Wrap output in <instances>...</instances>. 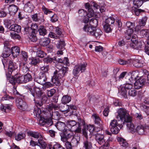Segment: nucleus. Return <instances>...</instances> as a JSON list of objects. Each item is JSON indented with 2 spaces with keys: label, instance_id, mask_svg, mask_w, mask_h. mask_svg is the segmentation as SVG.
I'll use <instances>...</instances> for the list:
<instances>
[{
  "label": "nucleus",
  "instance_id": "1",
  "mask_svg": "<svg viewBox=\"0 0 149 149\" xmlns=\"http://www.w3.org/2000/svg\"><path fill=\"white\" fill-rule=\"evenodd\" d=\"M60 108L59 105L57 104L51 103L47 105L45 111L42 112V116L39 120L40 125L48 127L54 124L51 119L52 111L58 110Z\"/></svg>",
  "mask_w": 149,
  "mask_h": 149
},
{
  "label": "nucleus",
  "instance_id": "2",
  "mask_svg": "<svg viewBox=\"0 0 149 149\" xmlns=\"http://www.w3.org/2000/svg\"><path fill=\"white\" fill-rule=\"evenodd\" d=\"M116 118L118 121L121 120L123 125L125 123L127 127L132 131L135 130V127L132 122V117L130 116L128 111L123 108L119 109L117 112Z\"/></svg>",
  "mask_w": 149,
  "mask_h": 149
},
{
  "label": "nucleus",
  "instance_id": "3",
  "mask_svg": "<svg viewBox=\"0 0 149 149\" xmlns=\"http://www.w3.org/2000/svg\"><path fill=\"white\" fill-rule=\"evenodd\" d=\"M63 60L59 59L58 63L56 65V67L58 69V70H56L54 73V75L52 78L51 81L54 83L57 86L60 84V79L63 78L67 72L68 68L67 67H62L61 68H59L60 63H63Z\"/></svg>",
  "mask_w": 149,
  "mask_h": 149
},
{
  "label": "nucleus",
  "instance_id": "4",
  "mask_svg": "<svg viewBox=\"0 0 149 149\" xmlns=\"http://www.w3.org/2000/svg\"><path fill=\"white\" fill-rule=\"evenodd\" d=\"M131 78L130 76H127L125 78V84L120 86V94L124 97H127V91L132 89L133 87V81L130 80Z\"/></svg>",
  "mask_w": 149,
  "mask_h": 149
},
{
  "label": "nucleus",
  "instance_id": "5",
  "mask_svg": "<svg viewBox=\"0 0 149 149\" xmlns=\"http://www.w3.org/2000/svg\"><path fill=\"white\" fill-rule=\"evenodd\" d=\"M95 139L99 144L102 145L100 149H107L109 146V140L105 141L103 134L97 133L95 135Z\"/></svg>",
  "mask_w": 149,
  "mask_h": 149
},
{
  "label": "nucleus",
  "instance_id": "6",
  "mask_svg": "<svg viewBox=\"0 0 149 149\" xmlns=\"http://www.w3.org/2000/svg\"><path fill=\"white\" fill-rule=\"evenodd\" d=\"M118 126L120 129H121L123 127L122 123H118L117 121L116 120H111L110 124L109 129L112 134H117L119 133L120 130L118 127Z\"/></svg>",
  "mask_w": 149,
  "mask_h": 149
},
{
  "label": "nucleus",
  "instance_id": "7",
  "mask_svg": "<svg viewBox=\"0 0 149 149\" xmlns=\"http://www.w3.org/2000/svg\"><path fill=\"white\" fill-rule=\"evenodd\" d=\"M126 25L127 29L125 32V37L126 39L130 40L131 39L132 34L134 32L133 29L134 26V24L130 21H127L126 23Z\"/></svg>",
  "mask_w": 149,
  "mask_h": 149
},
{
  "label": "nucleus",
  "instance_id": "8",
  "mask_svg": "<svg viewBox=\"0 0 149 149\" xmlns=\"http://www.w3.org/2000/svg\"><path fill=\"white\" fill-rule=\"evenodd\" d=\"M7 79L13 85H15L16 83L22 84L24 83L23 76L19 74H17L14 77L12 76L11 77H8Z\"/></svg>",
  "mask_w": 149,
  "mask_h": 149
},
{
  "label": "nucleus",
  "instance_id": "9",
  "mask_svg": "<svg viewBox=\"0 0 149 149\" xmlns=\"http://www.w3.org/2000/svg\"><path fill=\"white\" fill-rule=\"evenodd\" d=\"M149 126L145 123H143L141 121L138 124L136 128V132L140 135L145 134L148 130Z\"/></svg>",
  "mask_w": 149,
  "mask_h": 149
},
{
  "label": "nucleus",
  "instance_id": "10",
  "mask_svg": "<svg viewBox=\"0 0 149 149\" xmlns=\"http://www.w3.org/2000/svg\"><path fill=\"white\" fill-rule=\"evenodd\" d=\"M87 65L86 63H81L75 66L73 70V74L77 77L80 71L81 73L84 72L86 69Z\"/></svg>",
  "mask_w": 149,
  "mask_h": 149
},
{
  "label": "nucleus",
  "instance_id": "11",
  "mask_svg": "<svg viewBox=\"0 0 149 149\" xmlns=\"http://www.w3.org/2000/svg\"><path fill=\"white\" fill-rule=\"evenodd\" d=\"M35 86V83L33 82L31 84H30L29 87H27L26 89L30 92V93L34 98H39L42 94L41 91L40 89H39L38 90L36 91L35 92L31 87H33V88H34Z\"/></svg>",
  "mask_w": 149,
  "mask_h": 149
},
{
  "label": "nucleus",
  "instance_id": "12",
  "mask_svg": "<svg viewBox=\"0 0 149 149\" xmlns=\"http://www.w3.org/2000/svg\"><path fill=\"white\" fill-rule=\"evenodd\" d=\"M17 68V66L15 63L13 62L12 61H9L8 62V76L7 74H6L7 77H10V74H12L13 73V75H15V74L14 73V72Z\"/></svg>",
  "mask_w": 149,
  "mask_h": 149
},
{
  "label": "nucleus",
  "instance_id": "13",
  "mask_svg": "<svg viewBox=\"0 0 149 149\" xmlns=\"http://www.w3.org/2000/svg\"><path fill=\"white\" fill-rule=\"evenodd\" d=\"M74 136V133L72 131L69 129H65L63 132V134L61 136V140L65 142L68 139L73 137Z\"/></svg>",
  "mask_w": 149,
  "mask_h": 149
},
{
  "label": "nucleus",
  "instance_id": "14",
  "mask_svg": "<svg viewBox=\"0 0 149 149\" xmlns=\"http://www.w3.org/2000/svg\"><path fill=\"white\" fill-rule=\"evenodd\" d=\"M16 102L18 108L20 110L24 111L27 109L28 107L27 104L22 99L17 98L16 100Z\"/></svg>",
  "mask_w": 149,
  "mask_h": 149
},
{
  "label": "nucleus",
  "instance_id": "15",
  "mask_svg": "<svg viewBox=\"0 0 149 149\" xmlns=\"http://www.w3.org/2000/svg\"><path fill=\"white\" fill-rule=\"evenodd\" d=\"M47 77L46 74L42 73H40L39 76L36 77L34 81L41 85L44 84L46 83Z\"/></svg>",
  "mask_w": 149,
  "mask_h": 149
},
{
  "label": "nucleus",
  "instance_id": "16",
  "mask_svg": "<svg viewBox=\"0 0 149 149\" xmlns=\"http://www.w3.org/2000/svg\"><path fill=\"white\" fill-rule=\"evenodd\" d=\"M96 29L95 27L92 26H89L88 24L85 25L83 29V30L87 32L90 35L92 36L94 34V32Z\"/></svg>",
  "mask_w": 149,
  "mask_h": 149
},
{
  "label": "nucleus",
  "instance_id": "17",
  "mask_svg": "<svg viewBox=\"0 0 149 149\" xmlns=\"http://www.w3.org/2000/svg\"><path fill=\"white\" fill-rule=\"evenodd\" d=\"M28 135L36 139H42V137L41 134L38 132L33 131H29L27 132Z\"/></svg>",
  "mask_w": 149,
  "mask_h": 149
},
{
  "label": "nucleus",
  "instance_id": "18",
  "mask_svg": "<svg viewBox=\"0 0 149 149\" xmlns=\"http://www.w3.org/2000/svg\"><path fill=\"white\" fill-rule=\"evenodd\" d=\"M130 76L127 74V72H122L118 77L116 78V75L114 74L113 77L110 79L111 82H116L117 80L120 81V80L123 79L125 76Z\"/></svg>",
  "mask_w": 149,
  "mask_h": 149
},
{
  "label": "nucleus",
  "instance_id": "19",
  "mask_svg": "<svg viewBox=\"0 0 149 149\" xmlns=\"http://www.w3.org/2000/svg\"><path fill=\"white\" fill-rule=\"evenodd\" d=\"M145 80L142 78H140L137 80L134 83V88L135 89H139L144 84Z\"/></svg>",
  "mask_w": 149,
  "mask_h": 149
},
{
  "label": "nucleus",
  "instance_id": "20",
  "mask_svg": "<svg viewBox=\"0 0 149 149\" xmlns=\"http://www.w3.org/2000/svg\"><path fill=\"white\" fill-rule=\"evenodd\" d=\"M34 8V7L33 3L31 1H29L25 4L24 10L26 12L30 13L33 11Z\"/></svg>",
  "mask_w": 149,
  "mask_h": 149
},
{
  "label": "nucleus",
  "instance_id": "21",
  "mask_svg": "<svg viewBox=\"0 0 149 149\" xmlns=\"http://www.w3.org/2000/svg\"><path fill=\"white\" fill-rule=\"evenodd\" d=\"M54 125L58 130L61 131L63 132L65 130L66 125L64 123L62 122L58 121L54 124Z\"/></svg>",
  "mask_w": 149,
  "mask_h": 149
},
{
  "label": "nucleus",
  "instance_id": "22",
  "mask_svg": "<svg viewBox=\"0 0 149 149\" xmlns=\"http://www.w3.org/2000/svg\"><path fill=\"white\" fill-rule=\"evenodd\" d=\"M21 29V26L16 24L11 25L9 28L10 30L17 33L20 32Z\"/></svg>",
  "mask_w": 149,
  "mask_h": 149
},
{
  "label": "nucleus",
  "instance_id": "23",
  "mask_svg": "<svg viewBox=\"0 0 149 149\" xmlns=\"http://www.w3.org/2000/svg\"><path fill=\"white\" fill-rule=\"evenodd\" d=\"M8 10L10 14L14 15L17 12L18 8L15 5H11L9 6Z\"/></svg>",
  "mask_w": 149,
  "mask_h": 149
},
{
  "label": "nucleus",
  "instance_id": "24",
  "mask_svg": "<svg viewBox=\"0 0 149 149\" xmlns=\"http://www.w3.org/2000/svg\"><path fill=\"white\" fill-rule=\"evenodd\" d=\"M11 54V50L9 47L4 48V50L1 56L3 58H7L10 56Z\"/></svg>",
  "mask_w": 149,
  "mask_h": 149
},
{
  "label": "nucleus",
  "instance_id": "25",
  "mask_svg": "<svg viewBox=\"0 0 149 149\" xmlns=\"http://www.w3.org/2000/svg\"><path fill=\"white\" fill-rule=\"evenodd\" d=\"M11 51V53L14 57H17L19 54L20 52L19 48L17 46L12 47Z\"/></svg>",
  "mask_w": 149,
  "mask_h": 149
},
{
  "label": "nucleus",
  "instance_id": "26",
  "mask_svg": "<svg viewBox=\"0 0 149 149\" xmlns=\"http://www.w3.org/2000/svg\"><path fill=\"white\" fill-rule=\"evenodd\" d=\"M38 31L40 35L42 36H44L47 33V31L45 27L43 25H40L39 26Z\"/></svg>",
  "mask_w": 149,
  "mask_h": 149
},
{
  "label": "nucleus",
  "instance_id": "27",
  "mask_svg": "<svg viewBox=\"0 0 149 149\" xmlns=\"http://www.w3.org/2000/svg\"><path fill=\"white\" fill-rule=\"evenodd\" d=\"M92 116L95 124L98 125H102L101 119L98 115L94 114Z\"/></svg>",
  "mask_w": 149,
  "mask_h": 149
},
{
  "label": "nucleus",
  "instance_id": "28",
  "mask_svg": "<svg viewBox=\"0 0 149 149\" xmlns=\"http://www.w3.org/2000/svg\"><path fill=\"white\" fill-rule=\"evenodd\" d=\"M83 144L85 149H91L92 147V144L88 139H84Z\"/></svg>",
  "mask_w": 149,
  "mask_h": 149
},
{
  "label": "nucleus",
  "instance_id": "29",
  "mask_svg": "<svg viewBox=\"0 0 149 149\" xmlns=\"http://www.w3.org/2000/svg\"><path fill=\"white\" fill-rule=\"evenodd\" d=\"M80 137L78 136H73L72 138L71 143L72 144V146L76 147L79 143Z\"/></svg>",
  "mask_w": 149,
  "mask_h": 149
},
{
  "label": "nucleus",
  "instance_id": "30",
  "mask_svg": "<svg viewBox=\"0 0 149 149\" xmlns=\"http://www.w3.org/2000/svg\"><path fill=\"white\" fill-rule=\"evenodd\" d=\"M50 42V39L46 38H44L41 39L40 41V45L43 46L47 45Z\"/></svg>",
  "mask_w": 149,
  "mask_h": 149
},
{
  "label": "nucleus",
  "instance_id": "31",
  "mask_svg": "<svg viewBox=\"0 0 149 149\" xmlns=\"http://www.w3.org/2000/svg\"><path fill=\"white\" fill-rule=\"evenodd\" d=\"M25 136L26 135L24 133L20 132L15 135V138L16 140L17 141H21L22 139H23Z\"/></svg>",
  "mask_w": 149,
  "mask_h": 149
},
{
  "label": "nucleus",
  "instance_id": "32",
  "mask_svg": "<svg viewBox=\"0 0 149 149\" xmlns=\"http://www.w3.org/2000/svg\"><path fill=\"white\" fill-rule=\"evenodd\" d=\"M61 114L58 111H52L51 119L56 120H58L60 118Z\"/></svg>",
  "mask_w": 149,
  "mask_h": 149
},
{
  "label": "nucleus",
  "instance_id": "33",
  "mask_svg": "<svg viewBox=\"0 0 149 149\" xmlns=\"http://www.w3.org/2000/svg\"><path fill=\"white\" fill-rule=\"evenodd\" d=\"M29 60L30 61L29 63L34 65H36L39 63L40 61L39 58L36 57H32L29 58Z\"/></svg>",
  "mask_w": 149,
  "mask_h": 149
},
{
  "label": "nucleus",
  "instance_id": "34",
  "mask_svg": "<svg viewBox=\"0 0 149 149\" xmlns=\"http://www.w3.org/2000/svg\"><path fill=\"white\" fill-rule=\"evenodd\" d=\"M94 34L92 36H94L96 38L99 39L102 34V32L101 30L99 29H95Z\"/></svg>",
  "mask_w": 149,
  "mask_h": 149
},
{
  "label": "nucleus",
  "instance_id": "35",
  "mask_svg": "<svg viewBox=\"0 0 149 149\" xmlns=\"http://www.w3.org/2000/svg\"><path fill=\"white\" fill-rule=\"evenodd\" d=\"M117 140L121 146L125 147V148L128 146V143L124 139L121 137H118Z\"/></svg>",
  "mask_w": 149,
  "mask_h": 149
},
{
  "label": "nucleus",
  "instance_id": "36",
  "mask_svg": "<svg viewBox=\"0 0 149 149\" xmlns=\"http://www.w3.org/2000/svg\"><path fill=\"white\" fill-rule=\"evenodd\" d=\"M132 63L133 65L136 68H140L142 67L143 65L141 61L137 59H134L132 61Z\"/></svg>",
  "mask_w": 149,
  "mask_h": 149
},
{
  "label": "nucleus",
  "instance_id": "37",
  "mask_svg": "<svg viewBox=\"0 0 149 149\" xmlns=\"http://www.w3.org/2000/svg\"><path fill=\"white\" fill-rule=\"evenodd\" d=\"M70 115H75V113H74L76 112V111L77 109V107L76 106L73 105H68Z\"/></svg>",
  "mask_w": 149,
  "mask_h": 149
},
{
  "label": "nucleus",
  "instance_id": "38",
  "mask_svg": "<svg viewBox=\"0 0 149 149\" xmlns=\"http://www.w3.org/2000/svg\"><path fill=\"white\" fill-rule=\"evenodd\" d=\"M131 73V77H130L131 78L130 80L132 81H133L134 80H136L137 79V78L138 77L139 72L138 70H135L132 71Z\"/></svg>",
  "mask_w": 149,
  "mask_h": 149
},
{
  "label": "nucleus",
  "instance_id": "39",
  "mask_svg": "<svg viewBox=\"0 0 149 149\" xmlns=\"http://www.w3.org/2000/svg\"><path fill=\"white\" fill-rule=\"evenodd\" d=\"M148 17L146 16L143 17L141 19L139 20L138 24L140 26H144L148 20Z\"/></svg>",
  "mask_w": 149,
  "mask_h": 149
},
{
  "label": "nucleus",
  "instance_id": "40",
  "mask_svg": "<svg viewBox=\"0 0 149 149\" xmlns=\"http://www.w3.org/2000/svg\"><path fill=\"white\" fill-rule=\"evenodd\" d=\"M71 97L67 95H64L61 99V102L63 104L68 103L71 101Z\"/></svg>",
  "mask_w": 149,
  "mask_h": 149
},
{
  "label": "nucleus",
  "instance_id": "41",
  "mask_svg": "<svg viewBox=\"0 0 149 149\" xmlns=\"http://www.w3.org/2000/svg\"><path fill=\"white\" fill-rule=\"evenodd\" d=\"M20 57L22 61H24L26 62L28 60V55L27 52L22 51L20 54Z\"/></svg>",
  "mask_w": 149,
  "mask_h": 149
},
{
  "label": "nucleus",
  "instance_id": "42",
  "mask_svg": "<svg viewBox=\"0 0 149 149\" xmlns=\"http://www.w3.org/2000/svg\"><path fill=\"white\" fill-rule=\"evenodd\" d=\"M36 33L37 32H33L29 35V38L31 41L35 42L37 40V38L36 36Z\"/></svg>",
  "mask_w": 149,
  "mask_h": 149
},
{
  "label": "nucleus",
  "instance_id": "43",
  "mask_svg": "<svg viewBox=\"0 0 149 149\" xmlns=\"http://www.w3.org/2000/svg\"><path fill=\"white\" fill-rule=\"evenodd\" d=\"M40 73H42L45 74H46L47 73H48V71L49 69V66L48 65H44L40 68Z\"/></svg>",
  "mask_w": 149,
  "mask_h": 149
},
{
  "label": "nucleus",
  "instance_id": "44",
  "mask_svg": "<svg viewBox=\"0 0 149 149\" xmlns=\"http://www.w3.org/2000/svg\"><path fill=\"white\" fill-rule=\"evenodd\" d=\"M140 34L142 38L146 37L149 34V29H144L141 30Z\"/></svg>",
  "mask_w": 149,
  "mask_h": 149
},
{
  "label": "nucleus",
  "instance_id": "45",
  "mask_svg": "<svg viewBox=\"0 0 149 149\" xmlns=\"http://www.w3.org/2000/svg\"><path fill=\"white\" fill-rule=\"evenodd\" d=\"M65 46V41L60 40L58 44L56 45L57 48L61 50L65 49L64 47Z\"/></svg>",
  "mask_w": 149,
  "mask_h": 149
},
{
  "label": "nucleus",
  "instance_id": "46",
  "mask_svg": "<svg viewBox=\"0 0 149 149\" xmlns=\"http://www.w3.org/2000/svg\"><path fill=\"white\" fill-rule=\"evenodd\" d=\"M23 77L24 83H26L32 80V77L31 74L29 73H27L24 75Z\"/></svg>",
  "mask_w": 149,
  "mask_h": 149
},
{
  "label": "nucleus",
  "instance_id": "47",
  "mask_svg": "<svg viewBox=\"0 0 149 149\" xmlns=\"http://www.w3.org/2000/svg\"><path fill=\"white\" fill-rule=\"evenodd\" d=\"M22 70L24 73H26L29 71V68L26 65V63H22L20 65Z\"/></svg>",
  "mask_w": 149,
  "mask_h": 149
},
{
  "label": "nucleus",
  "instance_id": "48",
  "mask_svg": "<svg viewBox=\"0 0 149 149\" xmlns=\"http://www.w3.org/2000/svg\"><path fill=\"white\" fill-rule=\"evenodd\" d=\"M105 32L109 33L111 32L113 29V26L111 25L104 24L103 26Z\"/></svg>",
  "mask_w": 149,
  "mask_h": 149
},
{
  "label": "nucleus",
  "instance_id": "49",
  "mask_svg": "<svg viewBox=\"0 0 149 149\" xmlns=\"http://www.w3.org/2000/svg\"><path fill=\"white\" fill-rule=\"evenodd\" d=\"M60 111L62 112H65L66 113L69 112V109L68 105L64 104L61 106L58 109Z\"/></svg>",
  "mask_w": 149,
  "mask_h": 149
},
{
  "label": "nucleus",
  "instance_id": "50",
  "mask_svg": "<svg viewBox=\"0 0 149 149\" xmlns=\"http://www.w3.org/2000/svg\"><path fill=\"white\" fill-rule=\"evenodd\" d=\"M89 24L90 26L95 27L98 25V21L96 19L91 18L90 20Z\"/></svg>",
  "mask_w": 149,
  "mask_h": 149
},
{
  "label": "nucleus",
  "instance_id": "51",
  "mask_svg": "<svg viewBox=\"0 0 149 149\" xmlns=\"http://www.w3.org/2000/svg\"><path fill=\"white\" fill-rule=\"evenodd\" d=\"M33 113L37 117H40V118L41 117L42 115V113L40 109L38 108V107L35 109L33 111Z\"/></svg>",
  "mask_w": 149,
  "mask_h": 149
},
{
  "label": "nucleus",
  "instance_id": "52",
  "mask_svg": "<svg viewBox=\"0 0 149 149\" xmlns=\"http://www.w3.org/2000/svg\"><path fill=\"white\" fill-rule=\"evenodd\" d=\"M77 118L78 119V121L77 122V125L80 126L81 127V126H85V122L84 120L82 119L79 116H78Z\"/></svg>",
  "mask_w": 149,
  "mask_h": 149
},
{
  "label": "nucleus",
  "instance_id": "53",
  "mask_svg": "<svg viewBox=\"0 0 149 149\" xmlns=\"http://www.w3.org/2000/svg\"><path fill=\"white\" fill-rule=\"evenodd\" d=\"M46 54L43 51L40 50V49H38L36 51V55L38 57L40 58H43L44 57Z\"/></svg>",
  "mask_w": 149,
  "mask_h": 149
},
{
  "label": "nucleus",
  "instance_id": "54",
  "mask_svg": "<svg viewBox=\"0 0 149 149\" xmlns=\"http://www.w3.org/2000/svg\"><path fill=\"white\" fill-rule=\"evenodd\" d=\"M136 42V49L140 50L143 47L144 43L141 41H137Z\"/></svg>",
  "mask_w": 149,
  "mask_h": 149
},
{
  "label": "nucleus",
  "instance_id": "55",
  "mask_svg": "<svg viewBox=\"0 0 149 149\" xmlns=\"http://www.w3.org/2000/svg\"><path fill=\"white\" fill-rule=\"evenodd\" d=\"M66 123L67 126L69 127H77V123L74 120H68L66 122Z\"/></svg>",
  "mask_w": 149,
  "mask_h": 149
},
{
  "label": "nucleus",
  "instance_id": "56",
  "mask_svg": "<svg viewBox=\"0 0 149 149\" xmlns=\"http://www.w3.org/2000/svg\"><path fill=\"white\" fill-rule=\"evenodd\" d=\"M129 95L132 97L135 96L137 94V92L135 89L132 88L128 91Z\"/></svg>",
  "mask_w": 149,
  "mask_h": 149
},
{
  "label": "nucleus",
  "instance_id": "57",
  "mask_svg": "<svg viewBox=\"0 0 149 149\" xmlns=\"http://www.w3.org/2000/svg\"><path fill=\"white\" fill-rule=\"evenodd\" d=\"M38 143L40 145L39 146L40 147L41 146L43 149H45L46 148L47 144L42 139H38Z\"/></svg>",
  "mask_w": 149,
  "mask_h": 149
},
{
  "label": "nucleus",
  "instance_id": "58",
  "mask_svg": "<svg viewBox=\"0 0 149 149\" xmlns=\"http://www.w3.org/2000/svg\"><path fill=\"white\" fill-rule=\"evenodd\" d=\"M142 0H134L133 3L134 6L138 8L140 7L143 4Z\"/></svg>",
  "mask_w": 149,
  "mask_h": 149
},
{
  "label": "nucleus",
  "instance_id": "59",
  "mask_svg": "<svg viewBox=\"0 0 149 149\" xmlns=\"http://www.w3.org/2000/svg\"><path fill=\"white\" fill-rule=\"evenodd\" d=\"M144 103H142L140 106V108L142 110H144L145 112L147 113L149 111V107L147 106L146 104H144Z\"/></svg>",
  "mask_w": 149,
  "mask_h": 149
},
{
  "label": "nucleus",
  "instance_id": "60",
  "mask_svg": "<svg viewBox=\"0 0 149 149\" xmlns=\"http://www.w3.org/2000/svg\"><path fill=\"white\" fill-rule=\"evenodd\" d=\"M115 22V19L114 18L111 17L105 20V24L111 25Z\"/></svg>",
  "mask_w": 149,
  "mask_h": 149
},
{
  "label": "nucleus",
  "instance_id": "61",
  "mask_svg": "<svg viewBox=\"0 0 149 149\" xmlns=\"http://www.w3.org/2000/svg\"><path fill=\"white\" fill-rule=\"evenodd\" d=\"M132 59L130 58L129 59L128 61L122 59H120L118 60V63H119L122 65H126L128 63L131 62Z\"/></svg>",
  "mask_w": 149,
  "mask_h": 149
},
{
  "label": "nucleus",
  "instance_id": "62",
  "mask_svg": "<svg viewBox=\"0 0 149 149\" xmlns=\"http://www.w3.org/2000/svg\"><path fill=\"white\" fill-rule=\"evenodd\" d=\"M41 9L44 13L45 15H47L53 13L52 11L46 8L44 5L42 6Z\"/></svg>",
  "mask_w": 149,
  "mask_h": 149
},
{
  "label": "nucleus",
  "instance_id": "63",
  "mask_svg": "<svg viewBox=\"0 0 149 149\" xmlns=\"http://www.w3.org/2000/svg\"><path fill=\"white\" fill-rule=\"evenodd\" d=\"M79 15L81 17H84L86 16L87 12L83 9H80L78 10Z\"/></svg>",
  "mask_w": 149,
  "mask_h": 149
},
{
  "label": "nucleus",
  "instance_id": "64",
  "mask_svg": "<svg viewBox=\"0 0 149 149\" xmlns=\"http://www.w3.org/2000/svg\"><path fill=\"white\" fill-rule=\"evenodd\" d=\"M54 60V59L53 58L47 57L44 58L43 61L44 63H52Z\"/></svg>",
  "mask_w": 149,
  "mask_h": 149
}]
</instances>
